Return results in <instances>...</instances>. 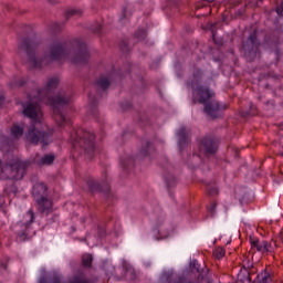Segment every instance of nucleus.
Instances as JSON below:
<instances>
[{
	"mask_svg": "<svg viewBox=\"0 0 283 283\" xmlns=\"http://www.w3.org/2000/svg\"><path fill=\"white\" fill-rule=\"evenodd\" d=\"M81 14H83V11L78 9H72L66 12L67 19H70V17H81Z\"/></svg>",
	"mask_w": 283,
	"mask_h": 283,
	"instance_id": "30",
	"label": "nucleus"
},
{
	"mask_svg": "<svg viewBox=\"0 0 283 283\" xmlns=\"http://www.w3.org/2000/svg\"><path fill=\"white\" fill-rule=\"evenodd\" d=\"M193 78H195V82L198 83V81H200V78H202V71L197 70V71L193 73Z\"/></svg>",
	"mask_w": 283,
	"mask_h": 283,
	"instance_id": "34",
	"label": "nucleus"
},
{
	"mask_svg": "<svg viewBox=\"0 0 283 283\" xmlns=\"http://www.w3.org/2000/svg\"><path fill=\"white\" fill-rule=\"evenodd\" d=\"M88 99L91 103V107H96V97H94V96H92V94H90Z\"/></svg>",
	"mask_w": 283,
	"mask_h": 283,
	"instance_id": "36",
	"label": "nucleus"
},
{
	"mask_svg": "<svg viewBox=\"0 0 283 283\" xmlns=\"http://www.w3.org/2000/svg\"><path fill=\"white\" fill-rule=\"evenodd\" d=\"M213 255H214V258H217V260H222V258H224V249H222V248H217V249L213 251Z\"/></svg>",
	"mask_w": 283,
	"mask_h": 283,
	"instance_id": "31",
	"label": "nucleus"
},
{
	"mask_svg": "<svg viewBox=\"0 0 283 283\" xmlns=\"http://www.w3.org/2000/svg\"><path fill=\"white\" fill-rule=\"evenodd\" d=\"M271 273L263 271L260 274H258L255 283H271Z\"/></svg>",
	"mask_w": 283,
	"mask_h": 283,
	"instance_id": "21",
	"label": "nucleus"
},
{
	"mask_svg": "<svg viewBox=\"0 0 283 283\" xmlns=\"http://www.w3.org/2000/svg\"><path fill=\"white\" fill-rule=\"evenodd\" d=\"M32 195L41 216H50L54 211L52 200L48 199V186L45 184H36L33 186Z\"/></svg>",
	"mask_w": 283,
	"mask_h": 283,
	"instance_id": "5",
	"label": "nucleus"
},
{
	"mask_svg": "<svg viewBox=\"0 0 283 283\" xmlns=\"http://www.w3.org/2000/svg\"><path fill=\"white\" fill-rule=\"evenodd\" d=\"M56 87H59V78H49L43 88L34 90L28 94L29 102L27 103H36V105H39V101L46 99L48 105L53 107L55 123L59 125V127H63V125L67 123V118L61 112V107L70 105V101H72V93L67 91H60L55 96H50V94H52Z\"/></svg>",
	"mask_w": 283,
	"mask_h": 283,
	"instance_id": "1",
	"label": "nucleus"
},
{
	"mask_svg": "<svg viewBox=\"0 0 283 283\" xmlns=\"http://www.w3.org/2000/svg\"><path fill=\"white\" fill-rule=\"evenodd\" d=\"M146 38H147V31H145V29H139L135 33V39H137V41H145Z\"/></svg>",
	"mask_w": 283,
	"mask_h": 283,
	"instance_id": "29",
	"label": "nucleus"
},
{
	"mask_svg": "<svg viewBox=\"0 0 283 283\" xmlns=\"http://www.w3.org/2000/svg\"><path fill=\"white\" fill-rule=\"evenodd\" d=\"M149 149H151V142L149 140H144L143 142V146H142V150H140V155L142 156H147V154H149Z\"/></svg>",
	"mask_w": 283,
	"mask_h": 283,
	"instance_id": "25",
	"label": "nucleus"
},
{
	"mask_svg": "<svg viewBox=\"0 0 283 283\" xmlns=\"http://www.w3.org/2000/svg\"><path fill=\"white\" fill-rule=\"evenodd\" d=\"M22 114L27 118H30L28 132L24 134V138L31 145H42L48 147L52 138V129L45 123H43V112L41 106L36 103H22Z\"/></svg>",
	"mask_w": 283,
	"mask_h": 283,
	"instance_id": "2",
	"label": "nucleus"
},
{
	"mask_svg": "<svg viewBox=\"0 0 283 283\" xmlns=\"http://www.w3.org/2000/svg\"><path fill=\"white\" fill-rule=\"evenodd\" d=\"M87 187L91 191H99L102 193H108L111 191L109 182L105 181H97L94 178H90L87 180Z\"/></svg>",
	"mask_w": 283,
	"mask_h": 283,
	"instance_id": "11",
	"label": "nucleus"
},
{
	"mask_svg": "<svg viewBox=\"0 0 283 283\" xmlns=\"http://www.w3.org/2000/svg\"><path fill=\"white\" fill-rule=\"evenodd\" d=\"M260 45H262V43L258 39V31L254 30L252 33H250L248 39L242 42L243 56L245 61L253 63L255 59L262 56Z\"/></svg>",
	"mask_w": 283,
	"mask_h": 283,
	"instance_id": "6",
	"label": "nucleus"
},
{
	"mask_svg": "<svg viewBox=\"0 0 283 283\" xmlns=\"http://www.w3.org/2000/svg\"><path fill=\"white\" fill-rule=\"evenodd\" d=\"M163 277L168 283H202V280L205 279V276H202V274H200L198 276L197 281H189V282H187V279L185 276L176 275V274L169 273V272L164 273Z\"/></svg>",
	"mask_w": 283,
	"mask_h": 283,
	"instance_id": "13",
	"label": "nucleus"
},
{
	"mask_svg": "<svg viewBox=\"0 0 283 283\" xmlns=\"http://www.w3.org/2000/svg\"><path fill=\"white\" fill-rule=\"evenodd\" d=\"M263 45H268V48H277L280 45V35L273 33H269L263 39Z\"/></svg>",
	"mask_w": 283,
	"mask_h": 283,
	"instance_id": "17",
	"label": "nucleus"
},
{
	"mask_svg": "<svg viewBox=\"0 0 283 283\" xmlns=\"http://www.w3.org/2000/svg\"><path fill=\"white\" fill-rule=\"evenodd\" d=\"M258 114L255 106H250V112L245 113L247 116H255Z\"/></svg>",
	"mask_w": 283,
	"mask_h": 283,
	"instance_id": "35",
	"label": "nucleus"
},
{
	"mask_svg": "<svg viewBox=\"0 0 283 283\" xmlns=\"http://www.w3.org/2000/svg\"><path fill=\"white\" fill-rule=\"evenodd\" d=\"M250 244L251 249H256V251L259 253H262V255L271 253V243H269L268 241H260L259 239L250 238Z\"/></svg>",
	"mask_w": 283,
	"mask_h": 283,
	"instance_id": "15",
	"label": "nucleus"
},
{
	"mask_svg": "<svg viewBox=\"0 0 283 283\" xmlns=\"http://www.w3.org/2000/svg\"><path fill=\"white\" fill-rule=\"evenodd\" d=\"M4 101H6V97H3V95H0V107L1 105H3Z\"/></svg>",
	"mask_w": 283,
	"mask_h": 283,
	"instance_id": "39",
	"label": "nucleus"
},
{
	"mask_svg": "<svg viewBox=\"0 0 283 283\" xmlns=\"http://www.w3.org/2000/svg\"><path fill=\"white\" fill-rule=\"evenodd\" d=\"M72 48L71 61L76 65H85L90 61V52H87V44L81 39H75L70 42Z\"/></svg>",
	"mask_w": 283,
	"mask_h": 283,
	"instance_id": "8",
	"label": "nucleus"
},
{
	"mask_svg": "<svg viewBox=\"0 0 283 283\" xmlns=\"http://www.w3.org/2000/svg\"><path fill=\"white\" fill-rule=\"evenodd\" d=\"M95 85L99 88L103 90V92H105V90L109 88L111 82H109V77L107 76H101L96 82Z\"/></svg>",
	"mask_w": 283,
	"mask_h": 283,
	"instance_id": "19",
	"label": "nucleus"
},
{
	"mask_svg": "<svg viewBox=\"0 0 283 283\" xmlns=\"http://www.w3.org/2000/svg\"><path fill=\"white\" fill-rule=\"evenodd\" d=\"M206 189H207L209 196H218V186H216V182L207 184Z\"/></svg>",
	"mask_w": 283,
	"mask_h": 283,
	"instance_id": "24",
	"label": "nucleus"
},
{
	"mask_svg": "<svg viewBox=\"0 0 283 283\" xmlns=\"http://www.w3.org/2000/svg\"><path fill=\"white\" fill-rule=\"evenodd\" d=\"M195 83H196V82L192 81V82L189 84L190 87H192V90H193V87H196Z\"/></svg>",
	"mask_w": 283,
	"mask_h": 283,
	"instance_id": "41",
	"label": "nucleus"
},
{
	"mask_svg": "<svg viewBox=\"0 0 283 283\" xmlns=\"http://www.w3.org/2000/svg\"><path fill=\"white\" fill-rule=\"evenodd\" d=\"M217 207H218V202H216V201L210 205L209 211H210L211 218H213V216H216V208Z\"/></svg>",
	"mask_w": 283,
	"mask_h": 283,
	"instance_id": "32",
	"label": "nucleus"
},
{
	"mask_svg": "<svg viewBox=\"0 0 283 283\" xmlns=\"http://www.w3.org/2000/svg\"><path fill=\"white\" fill-rule=\"evenodd\" d=\"M23 126L20 125H13L11 128V135L13 138H21V136H23Z\"/></svg>",
	"mask_w": 283,
	"mask_h": 283,
	"instance_id": "22",
	"label": "nucleus"
},
{
	"mask_svg": "<svg viewBox=\"0 0 283 283\" xmlns=\"http://www.w3.org/2000/svg\"><path fill=\"white\" fill-rule=\"evenodd\" d=\"M28 165L23 161L7 164L1 167L0 178L3 180H22Z\"/></svg>",
	"mask_w": 283,
	"mask_h": 283,
	"instance_id": "7",
	"label": "nucleus"
},
{
	"mask_svg": "<svg viewBox=\"0 0 283 283\" xmlns=\"http://www.w3.org/2000/svg\"><path fill=\"white\" fill-rule=\"evenodd\" d=\"M202 150L207 156H209V154H216L218 151V142L211 137H203L200 144V151Z\"/></svg>",
	"mask_w": 283,
	"mask_h": 283,
	"instance_id": "12",
	"label": "nucleus"
},
{
	"mask_svg": "<svg viewBox=\"0 0 283 283\" xmlns=\"http://www.w3.org/2000/svg\"><path fill=\"white\" fill-rule=\"evenodd\" d=\"M93 115L96 116V109L93 111Z\"/></svg>",
	"mask_w": 283,
	"mask_h": 283,
	"instance_id": "42",
	"label": "nucleus"
},
{
	"mask_svg": "<svg viewBox=\"0 0 283 283\" xmlns=\"http://www.w3.org/2000/svg\"><path fill=\"white\" fill-rule=\"evenodd\" d=\"M40 43L41 42L36 38H28L23 39L19 44L20 50H23V52H25L29 56V62L31 65H33V67H43V65H50L52 61H60V59H63L70 54L67 52V42L53 40L48 44L43 59L39 61L34 54Z\"/></svg>",
	"mask_w": 283,
	"mask_h": 283,
	"instance_id": "3",
	"label": "nucleus"
},
{
	"mask_svg": "<svg viewBox=\"0 0 283 283\" xmlns=\"http://www.w3.org/2000/svg\"><path fill=\"white\" fill-rule=\"evenodd\" d=\"M177 137H178V145L179 149L182 151L187 145H189L191 138L189 137V133H187V128L185 126L180 127L179 130L177 132Z\"/></svg>",
	"mask_w": 283,
	"mask_h": 283,
	"instance_id": "16",
	"label": "nucleus"
},
{
	"mask_svg": "<svg viewBox=\"0 0 283 283\" xmlns=\"http://www.w3.org/2000/svg\"><path fill=\"white\" fill-rule=\"evenodd\" d=\"M167 169H171V166L166 167V172L164 175V180L168 188L176 187V177L170 172H167Z\"/></svg>",
	"mask_w": 283,
	"mask_h": 283,
	"instance_id": "20",
	"label": "nucleus"
},
{
	"mask_svg": "<svg viewBox=\"0 0 283 283\" xmlns=\"http://www.w3.org/2000/svg\"><path fill=\"white\" fill-rule=\"evenodd\" d=\"M101 29H102V27H101V24H98L97 28L94 29V32H101Z\"/></svg>",
	"mask_w": 283,
	"mask_h": 283,
	"instance_id": "40",
	"label": "nucleus"
},
{
	"mask_svg": "<svg viewBox=\"0 0 283 283\" xmlns=\"http://www.w3.org/2000/svg\"><path fill=\"white\" fill-rule=\"evenodd\" d=\"M34 210L30 209L28 212L24 214V223H18V227H21V231L18 232V240L19 242H25V238H28V234L25 231L30 229L32 223L34 222Z\"/></svg>",
	"mask_w": 283,
	"mask_h": 283,
	"instance_id": "10",
	"label": "nucleus"
},
{
	"mask_svg": "<svg viewBox=\"0 0 283 283\" xmlns=\"http://www.w3.org/2000/svg\"><path fill=\"white\" fill-rule=\"evenodd\" d=\"M49 3H54L52 0H49Z\"/></svg>",
	"mask_w": 283,
	"mask_h": 283,
	"instance_id": "43",
	"label": "nucleus"
},
{
	"mask_svg": "<svg viewBox=\"0 0 283 283\" xmlns=\"http://www.w3.org/2000/svg\"><path fill=\"white\" fill-rule=\"evenodd\" d=\"M92 261H93L92 254H84L82 256V264L86 269H90V266H92Z\"/></svg>",
	"mask_w": 283,
	"mask_h": 283,
	"instance_id": "26",
	"label": "nucleus"
},
{
	"mask_svg": "<svg viewBox=\"0 0 283 283\" xmlns=\"http://www.w3.org/2000/svg\"><path fill=\"white\" fill-rule=\"evenodd\" d=\"M54 158V155H44L40 160V165H52Z\"/></svg>",
	"mask_w": 283,
	"mask_h": 283,
	"instance_id": "27",
	"label": "nucleus"
},
{
	"mask_svg": "<svg viewBox=\"0 0 283 283\" xmlns=\"http://www.w3.org/2000/svg\"><path fill=\"white\" fill-rule=\"evenodd\" d=\"M11 90H17V87H23V85H25V80L23 78H15V80H12L10 83H9Z\"/></svg>",
	"mask_w": 283,
	"mask_h": 283,
	"instance_id": "23",
	"label": "nucleus"
},
{
	"mask_svg": "<svg viewBox=\"0 0 283 283\" xmlns=\"http://www.w3.org/2000/svg\"><path fill=\"white\" fill-rule=\"evenodd\" d=\"M192 269H196L198 273H200V268H198V264L196 263V261L193 262Z\"/></svg>",
	"mask_w": 283,
	"mask_h": 283,
	"instance_id": "38",
	"label": "nucleus"
},
{
	"mask_svg": "<svg viewBox=\"0 0 283 283\" xmlns=\"http://www.w3.org/2000/svg\"><path fill=\"white\" fill-rule=\"evenodd\" d=\"M120 49L123 50V52H128L127 43L126 42H122Z\"/></svg>",
	"mask_w": 283,
	"mask_h": 283,
	"instance_id": "37",
	"label": "nucleus"
},
{
	"mask_svg": "<svg viewBox=\"0 0 283 283\" xmlns=\"http://www.w3.org/2000/svg\"><path fill=\"white\" fill-rule=\"evenodd\" d=\"M70 283H92V280L85 277V274L83 272H77L75 275H73L70 280Z\"/></svg>",
	"mask_w": 283,
	"mask_h": 283,
	"instance_id": "18",
	"label": "nucleus"
},
{
	"mask_svg": "<svg viewBox=\"0 0 283 283\" xmlns=\"http://www.w3.org/2000/svg\"><path fill=\"white\" fill-rule=\"evenodd\" d=\"M96 136L91 132L80 129L75 133L73 137V147L74 149H81L85 156L92 160L96 146L94 145Z\"/></svg>",
	"mask_w": 283,
	"mask_h": 283,
	"instance_id": "4",
	"label": "nucleus"
},
{
	"mask_svg": "<svg viewBox=\"0 0 283 283\" xmlns=\"http://www.w3.org/2000/svg\"><path fill=\"white\" fill-rule=\"evenodd\" d=\"M227 109V105H221L216 98L210 99V102L203 104V112L209 118L216 120V118H220L222 116V112Z\"/></svg>",
	"mask_w": 283,
	"mask_h": 283,
	"instance_id": "9",
	"label": "nucleus"
},
{
	"mask_svg": "<svg viewBox=\"0 0 283 283\" xmlns=\"http://www.w3.org/2000/svg\"><path fill=\"white\" fill-rule=\"evenodd\" d=\"M275 11H276L279 17H283V1H280Z\"/></svg>",
	"mask_w": 283,
	"mask_h": 283,
	"instance_id": "33",
	"label": "nucleus"
},
{
	"mask_svg": "<svg viewBox=\"0 0 283 283\" xmlns=\"http://www.w3.org/2000/svg\"><path fill=\"white\" fill-rule=\"evenodd\" d=\"M4 191L9 196H10V193H13L14 196H17V193H19V188H17V186L14 184H10V185L6 186Z\"/></svg>",
	"mask_w": 283,
	"mask_h": 283,
	"instance_id": "28",
	"label": "nucleus"
},
{
	"mask_svg": "<svg viewBox=\"0 0 283 283\" xmlns=\"http://www.w3.org/2000/svg\"><path fill=\"white\" fill-rule=\"evenodd\" d=\"M197 94L199 96L198 103L206 105L207 103L214 99L216 93L205 86L197 87Z\"/></svg>",
	"mask_w": 283,
	"mask_h": 283,
	"instance_id": "14",
	"label": "nucleus"
}]
</instances>
